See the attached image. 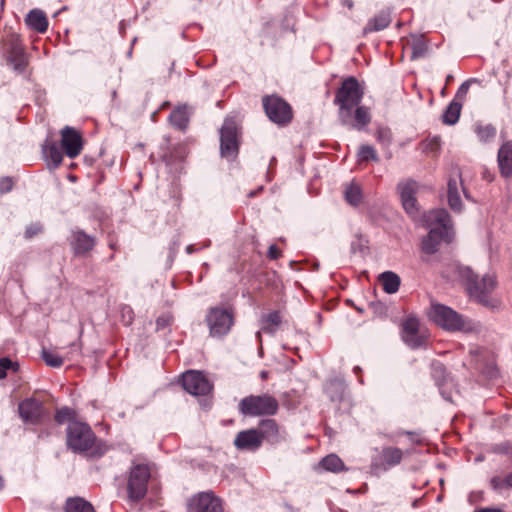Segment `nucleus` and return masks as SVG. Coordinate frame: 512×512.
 Returning a JSON list of instances; mask_svg holds the SVG:
<instances>
[{
    "label": "nucleus",
    "mask_w": 512,
    "mask_h": 512,
    "mask_svg": "<svg viewBox=\"0 0 512 512\" xmlns=\"http://www.w3.org/2000/svg\"><path fill=\"white\" fill-rule=\"evenodd\" d=\"M391 23L389 12L381 11L371 18L363 29V34L367 35L374 32H379L387 28Z\"/></svg>",
    "instance_id": "28"
},
{
    "label": "nucleus",
    "mask_w": 512,
    "mask_h": 512,
    "mask_svg": "<svg viewBox=\"0 0 512 512\" xmlns=\"http://www.w3.org/2000/svg\"><path fill=\"white\" fill-rule=\"evenodd\" d=\"M318 467L324 471L332 473H340L348 470L343 460L334 453L323 457L318 463Z\"/></svg>",
    "instance_id": "31"
},
{
    "label": "nucleus",
    "mask_w": 512,
    "mask_h": 512,
    "mask_svg": "<svg viewBox=\"0 0 512 512\" xmlns=\"http://www.w3.org/2000/svg\"><path fill=\"white\" fill-rule=\"evenodd\" d=\"M255 428L257 429L262 443L266 441L270 444H277L282 439L281 427L275 419H262Z\"/></svg>",
    "instance_id": "22"
},
{
    "label": "nucleus",
    "mask_w": 512,
    "mask_h": 512,
    "mask_svg": "<svg viewBox=\"0 0 512 512\" xmlns=\"http://www.w3.org/2000/svg\"><path fill=\"white\" fill-rule=\"evenodd\" d=\"M282 256L283 252L278 246H276L275 244L269 246L267 251V257L269 260H278Z\"/></svg>",
    "instance_id": "50"
},
{
    "label": "nucleus",
    "mask_w": 512,
    "mask_h": 512,
    "mask_svg": "<svg viewBox=\"0 0 512 512\" xmlns=\"http://www.w3.org/2000/svg\"><path fill=\"white\" fill-rule=\"evenodd\" d=\"M66 443L75 453H86L99 457L104 454V446L97 441L90 426L81 421H71L66 429Z\"/></svg>",
    "instance_id": "3"
},
{
    "label": "nucleus",
    "mask_w": 512,
    "mask_h": 512,
    "mask_svg": "<svg viewBox=\"0 0 512 512\" xmlns=\"http://www.w3.org/2000/svg\"><path fill=\"white\" fill-rule=\"evenodd\" d=\"M263 109L269 120L279 126H286L293 119L291 105L277 94L265 95L262 98Z\"/></svg>",
    "instance_id": "8"
},
{
    "label": "nucleus",
    "mask_w": 512,
    "mask_h": 512,
    "mask_svg": "<svg viewBox=\"0 0 512 512\" xmlns=\"http://www.w3.org/2000/svg\"><path fill=\"white\" fill-rule=\"evenodd\" d=\"M25 23L38 33H44L48 28V19L40 9L31 10L25 18Z\"/></svg>",
    "instance_id": "27"
},
{
    "label": "nucleus",
    "mask_w": 512,
    "mask_h": 512,
    "mask_svg": "<svg viewBox=\"0 0 512 512\" xmlns=\"http://www.w3.org/2000/svg\"><path fill=\"white\" fill-rule=\"evenodd\" d=\"M502 452L512 460V443L505 445Z\"/></svg>",
    "instance_id": "54"
},
{
    "label": "nucleus",
    "mask_w": 512,
    "mask_h": 512,
    "mask_svg": "<svg viewBox=\"0 0 512 512\" xmlns=\"http://www.w3.org/2000/svg\"><path fill=\"white\" fill-rule=\"evenodd\" d=\"M251 284L247 285V290H253L258 293H269L279 296L283 294L284 286L275 272L257 271L253 278H249Z\"/></svg>",
    "instance_id": "14"
},
{
    "label": "nucleus",
    "mask_w": 512,
    "mask_h": 512,
    "mask_svg": "<svg viewBox=\"0 0 512 512\" xmlns=\"http://www.w3.org/2000/svg\"><path fill=\"white\" fill-rule=\"evenodd\" d=\"M240 139V126L233 116L226 117L220 129L221 155L233 160L238 155Z\"/></svg>",
    "instance_id": "9"
},
{
    "label": "nucleus",
    "mask_w": 512,
    "mask_h": 512,
    "mask_svg": "<svg viewBox=\"0 0 512 512\" xmlns=\"http://www.w3.org/2000/svg\"><path fill=\"white\" fill-rule=\"evenodd\" d=\"M18 369V364L12 362L9 358L3 357L0 358V379H4L7 376V370Z\"/></svg>",
    "instance_id": "48"
},
{
    "label": "nucleus",
    "mask_w": 512,
    "mask_h": 512,
    "mask_svg": "<svg viewBox=\"0 0 512 512\" xmlns=\"http://www.w3.org/2000/svg\"><path fill=\"white\" fill-rule=\"evenodd\" d=\"M1 4H2V5L4 4V0H1Z\"/></svg>",
    "instance_id": "60"
},
{
    "label": "nucleus",
    "mask_w": 512,
    "mask_h": 512,
    "mask_svg": "<svg viewBox=\"0 0 512 512\" xmlns=\"http://www.w3.org/2000/svg\"><path fill=\"white\" fill-rule=\"evenodd\" d=\"M70 349H71V351L69 353L71 354V356L67 357L69 360L73 359V354H80V352H81V347H80L79 343H72L70 345Z\"/></svg>",
    "instance_id": "52"
},
{
    "label": "nucleus",
    "mask_w": 512,
    "mask_h": 512,
    "mask_svg": "<svg viewBox=\"0 0 512 512\" xmlns=\"http://www.w3.org/2000/svg\"><path fill=\"white\" fill-rule=\"evenodd\" d=\"M75 417L76 413L73 409L69 407H62L56 411L54 419L57 424L62 425L66 422L69 424L71 421H76Z\"/></svg>",
    "instance_id": "42"
},
{
    "label": "nucleus",
    "mask_w": 512,
    "mask_h": 512,
    "mask_svg": "<svg viewBox=\"0 0 512 512\" xmlns=\"http://www.w3.org/2000/svg\"><path fill=\"white\" fill-rule=\"evenodd\" d=\"M232 270L239 276V283L245 288L247 285L251 284V280L249 278H253L257 272L252 261L246 258L238 259Z\"/></svg>",
    "instance_id": "26"
},
{
    "label": "nucleus",
    "mask_w": 512,
    "mask_h": 512,
    "mask_svg": "<svg viewBox=\"0 0 512 512\" xmlns=\"http://www.w3.org/2000/svg\"><path fill=\"white\" fill-rule=\"evenodd\" d=\"M458 182H461V172L458 168H455L447 183L448 204L454 211H460L462 208V202L458 191Z\"/></svg>",
    "instance_id": "24"
},
{
    "label": "nucleus",
    "mask_w": 512,
    "mask_h": 512,
    "mask_svg": "<svg viewBox=\"0 0 512 512\" xmlns=\"http://www.w3.org/2000/svg\"><path fill=\"white\" fill-rule=\"evenodd\" d=\"M426 314L429 321L445 331H461L466 326V321L461 314L441 303L432 302Z\"/></svg>",
    "instance_id": "5"
},
{
    "label": "nucleus",
    "mask_w": 512,
    "mask_h": 512,
    "mask_svg": "<svg viewBox=\"0 0 512 512\" xmlns=\"http://www.w3.org/2000/svg\"><path fill=\"white\" fill-rule=\"evenodd\" d=\"M474 512H506L501 508L498 507H486V508H479L476 509Z\"/></svg>",
    "instance_id": "53"
},
{
    "label": "nucleus",
    "mask_w": 512,
    "mask_h": 512,
    "mask_svg": "<svg viewBox=\"0 0 512 512\" xmlns=\"http://www.w3.org/2000/svg\"><path fill=\"white\" fill-rule=\"evenodd\" d=\"M61 147L65 154L73 159L82 151L83 140L81 134L70 126H65L61 132Z\"/></svg>",
    "instance_id": "20"
},
{
    "label": "nucleus",
    "mask_w": 512,
    "mask_h": 512,
    "mask_svg": "<svg viewBox=\"0 0 512 512\" xmlns=\"http://www.w3.org/2000/svg\"><path fill=\"white\" fill-rule=\"evenodd\" d=\"M173 322H174V317H173L172 313H170V312L164 313L156 319V328H157V330L168 329L172 326Z\"/></svg>",
    "instance_id": "47"
},
{
    "label": "nucleus",
    "mask_w": 512,
    "mask_h": 512,
    "mask_svg": "<svg viewBox=\"0 0 512 512\" xmlns=\"http://www.w3.org/2000/svg\"><path fill=\"white\" fill-rule=\"evenodd\" d=\"M367 491V485L364 484L357 492L365 493Z\"/></svg>",
    "instance_id": "57"
},
{
    "label": "nucleus",
    "mask_w": 512,
    "mask_h": 512,
    "mask_svg": "<svg viewBox=\"0 0 512 512\" xmlns=\"http://www.w3.org/2000/svg\"><path fill=\"white\" fill-rule=\"evenodd\" d=\"M379 282L386 293L393 294L398 291L401 281L396 273L387 271L379 276Z\"/></svg>",
    "instance_id": "37"
},
{
    "label": "nucleus",
    "mask_w": 512,
    "mask_h": 512,
    "mask_svg": "<svg viewBox=\"0 0 512 512\" xmlns=\"http://www.w3.org/2000/svg\"><path fill=\"white\" fill-rule=\"evenodd\" d=\"M345 200L352 206H358L363 200L362 189L355 182L349 183L344 191Z\"/></svg>",
    "instance_id": "38"
},
{
    "label": "nucleus",
    "mask_w": 512,
    "mask_h": 512,
    "mask_svg": "<svg viewBox=\"0 0 512 512\" xmlns=\"http://www.w3.org/2000/svg\"><path fill=\"white\" fill-rule=\"evenodd\" d=\"M151 478V464L147 460L135 459L130 469V499L140 500L147 493Z\"/></svg>",
    "instance_id": "10"
},
{
    "label": "nucleus",
    "mask_w": 512,
    "mask_h": 512,
    "mask_svg": "<svg viewBox=\"0 0 512 512\" xmlns=\"http://www.w3.org/2000/svg\"><path fill=\"white\" fill-rule=\"evenodd\" d=\"M260 376H261L262 380H267L268 379V372L267 371H262Z\"/></svg>",
    "instance_id": "56"
},
{
    "label": "nucleus",
    "mask_w": 512,
    "mask_h": 512,
    "mask_svg": "<svg viewBox=\"0 0 512 512\" xmlns=\"http://www.w3.org/2000/svg\"><path fill=\"white\" fill-rule=\"evenodd\" d=\"M423 222L430 231L422 240L421 250L427 255H432L439 250L443 241H451V218L445 209H434L423 216Z\"/></svg>",
    "instance_id": "2"
},
{
    "label": "nucleus",
    "mask_w": 512,
    "mask_h": 512,
    "mask_svg": "<svg viewBox=\"0 0 512 512\" xmlns=\"http://www.w3.org/2000/svg\"><path fill=\"white\" fill-rule=\"evenodd\" d=\"M119 31H120L121 34H123V35L125 34V23H124V21H122L120 23Z\"/></svg>",
    "instance_id": "55"
},
{
    "label": "nucleus",
    "mask_w": 512,
    "mask_h": 512,
    "mask_svg": "<svg viewBox=\"0 0 512 512\" xmlns=\"http://www.w3.org/2000/svg\"><path fill=\"white\" fill-rule=\"evenodd\" d=\"M235 310L232 306H214L207 311L205 318L212 337H223L234 325Z\"/></svg>",
    "instance_id": "7"
},
{
    "label": "nucleus",
    "mask_w": 512,
    "mask_h": 512,
    "mask_svg": "<svg viewBox=\"0 0 512 512\" xmlns=\"http://www.w3.org/2000/svg\"><path fill=\"white\" fill-rule=\"evenodd\" d=\"M338 120L345 127L361 131L366 129L372 121L371 109L361 103L357 106L338 109Z\"/></svg>",
    "instance_id": "11"
},
{
    "label": "nucleus",
    "mask_w": 512,
    "mask_h": 512,
    "mask_svg": "<svg viewBox=\"0 0 512 512\" xmlns=\"http://www.w3.org/2000/svg\"><path fill=\"white\" fill-rule=\"evenodd\" d=\"M8 63L18 73H23L28 65V60L23 50L17 46L13 47L8 57Z\"/></svg>",
    "instance_id": "35"
},
{
    "label": "nucleus",
    "mask_w": 512,
    "mask_h": 512,
    "mask_svg": "<svg viewBox=\"0 0 512 512\" xmlns=\"http://www.w3.org/2000/svg\"><path fill=\"white\" fill-rule=\"evenodd\" d=\"M404 454L405 452L400 448L393 446L383 447L381 450L377 451V454L372 458L370 472L378 476L388 471L402 462Z\"/></svg>",
    "instance_id": "13"
},
{
    "label": "nucleus",
    "mask_w": 512,
    "mask_h": 512,
    "mask_svg": "<svg viewBox=\"0 0 512 512\" xmlns=\"http://www.w3.org/2000/svg\"><path fill=\"white\" fill-rule=\"evenodd\" d=\"M427 48V43L422 36H412L404 45V49L410 52L411 59L424 56Z\"/></svg>",
    "instance_id": "33"
},
{
    "label": "nucleus",
    "mask_w": 512,
    "mask_h": 512,
    "mask_svg": "<svg viewBox=\"0 0 512 512\" xmlns=\"http://www.w3.org/2000/svg\"><path fill=\"white\" fill-rule=\"evenodd\" d=\"M261 321H262V329L265 332L272 333L278 329V327L280 326V324L282 322V319H281L280 312L273 311V312H270V313L264 315L262 317Z\"/></svg>",
    "instance_id": "39"
},
{
    "label": "nucleus",
    "mask_w": 512,
    "mask_h": 512,
    "mask_svg": "<svg viewBox=\"0 0 512 512\" xmlns=\"http://www.w3.org/2000/svg\"><path fill=\"white\" fill-rule=\"evenodd\" d=\"M357 156L359 163L379 160L376 150L371 145H361Z\"/></svg>",
    "instance_id": "43"
},
{
    "label": "nucleus",
    "mask_w": 512,
    "mask_h": 512,
    "mask_svg": "<svg viewBox=\"0 0 512 512\" xmlns=\"http://www.w3.org/2000/svg\"><path fill=\"white\" fill-rule=\"evenodd\" d=\"M189 153V149L186 143H178L171 148L163 155V160L168 165H173L176 163H182L186 159Z\"/></svg>",
    "instance_id": "30"
},
{
    "label": "nucleus",
    "mask_w": 512,
    "mask_h": 512,
    "mask_svg": "<svg viewBox=\"0 0 512 512\" xmlns=\"http://www.w3.org/2000/svg\"><path fill=\"white\" fill-rule=\"evenodd\" d=\"M43 154L48 161V165L54 168L58 167L63 160V154L57 143L52 140H46L43 144Z\"/></svg>",
    "instance_id": "32"
},
{
    "label": "nucleus",
    "mask_w": 512,
    "mask_h": 512,
    "mask_svg": "<svg viewBox=\"0 0 512 512\" xmlns=\"http://www.w3.org/2000/svg\"><path fill=\"white\" fill-rule=\"evenodd\" d=\"M182 388L193 396H209L214 385L212 381L199 370H187L179 378Z\"/></svg>",
    "instance_id": "12"
},
{
    "label": "nucleus",
    "mask_w": 512,
    "mask_h": 512,
    "mask_svg": "<svg viewBox=\"0 0 512 512\" xmlns=\"http://www.w3.org/2000/svg\"><path fill=\"white\" fill-rule=\"evenodd\" d=\"M188 512H225L222 500L213 491L199 492L187 503Z\"/></svg>",
    "instance_id": "16"
},
{
    "label": "nucleus",
    "mask_w": 512,
    "mask_h": 512,
    "mask_svg": "<svg viewBox=\"0 0 512 512\" xmlns=\"http://www.w3.org/2000/svg\"><path fill=\"white\" fill-rule=\"evenodd\" d=\"M41 226L38 224H32L28 226L25 230V237L30 239L41 232Z\"/></svg>",
    "instance_id": "51"
},
{
    "label": "nucleus",
    "mask_w": 512,
    "mask_h": 512,
    "mask_svg": "<svg viewBox=\"0 0 512 512\" xmlns=\"http://www.w3.org/2000/svg\"><path fill=\"white\" fill-rule=\"evenodd\" d=\"M475 132L479 141L483 143H490L496 137V128L490 124L477 126Z\"/></svg>",
    "instance_id": "41"
},
{
    "label": "nucleus",
    "mask_w": 512,
    "mask_h": 512,
    "mask_svg": "<svg viewBox=\"0 0 512 512\" xmlns=\"http://www.w3.org/2000/svg\"><path fill=\"white\" fill-rule=\"evenodd\" d=\"M64 512H96L93 505L82 497H69L64 504Z\"/></svg>",
    "instance_id": "34"
},
{
    "label": "nucleus",
    "mask_w": 512,
    "mask_h": 512,
    "mask_svg": "<svg viewBox=\"0 0 512 512\" xmlns=\"http://www.w3.org/2000/svg\"><path fill=\"white\" fill-rule=\"evenodd\" d=\"M281 399L283 406L288 410L296 409L301 404V395L296 390L284 392Z\"/></svg>",
    "instance_id": "40"
},
{
    "label": "nucleus",
    "mask_w": 512,
    "mask_h": 512,
    "mask_svg": "<svg viewBox=\"0 0 512 512\" xmlns=\"http://www.w3.org/2000/svg\"><path fill=\"white\" fill-rule=\"evenodd\" d=\"M170 104L168 102H165L162 104L161 109H164L165 107H168Z\"/></svg>",
    "instance_id": "59"
},
{
    "label": "nucleus",
    "mask_w": 512,
    "mask_h": 512,
    "mask_svg": "<svg viewBox=\"0 0 512 512\" xmlns=\"http://www.w3.org/2000/svg\"><path fill=\"white\" fill-rule=\"evenodd\" d=\"M489 485L496 492L512 490V471L492 476Z\"/></svg>",
    "instance_id": "36"
},
{
    "label": "nucleus",
    "mask_w": 512,
    "mask_h": 512,
    "mask_svg": "<svg viewBox=\"0 0 512 512\" xmlns=\"http://www.w3.org/2000/svg\"><path fill=\"white\" fill-rule=\"evenodd\" d=\"M499 171L502 177H512V140L504 142L497 155Z\"/></svg>",
    "instance_id": "23"
},
{
    "label": "nucleus",
    "mask_w": 512,
    "mask_h": 512,
    "mask_svg": "<svg viewBox=\"0 0 512 512\" xmlns=\"http://www.w3.org/2000/svg\"><path fill=\"white\" fill-rule=\"evenodd\" d=\"M364 95L365 83L354 76H347L341 79L335 91L334 104L338 109L357 106L362 102Z\"/></svg>",
    "instance_id": "6"
},
{
    "label": "nucleus",
    "mask_w": 512,
    "mask_h": 512,
    "mask_svg": "<svg viewBox=\"0 0 512 512\" xmlns=\"http://www.w3.org/2000/svg\"><path fill=\"white\" fill-rule=\"evenodd\" d=\"M14 181L11 177L0 178V194L7 193L12 190Z\"/></svg>",
    "instance_id": "49"
},
{
    "label": "nucleus",
    "mask_w": 512,
    "mask_h": 512,
    "mask_svg": "<svg viewBox=\"0 0 512 512\" xmlns=\"http://www.w3.org/2000/svg\"><path fill=\"white\" fill-rule=\"evenodd\" d=\"M71 245L76 256H82L91 251L95 245L93 237L83 231L73 233Z\"/></svg>",
    "instance_id": "25"
},
{
    "label": "nucleus",
    "mask_w": 512,
    "mask_h": 512,
    "mask_svg": "<svg viewBox=\"0 0 512 512\" xmlns=\"http://www.w3.org/2000/svg\"><path fill=\"white\" fill-rule=\"evenodd\" d=\"M375 138L380 144L389 146L392 140V133L388 128L378 127L375 131Z\"/></svg>",
    "instance_id": "45"
},
{
    "label": "nucleus",
    "mask_w": 512,
    "mask_h": 512,
    "mask_svg": "<svg viewBox=\"0 0 512 512\" xmlns=\"http://www.w3.org/2000/svg\"><path fill=\"white\" fill-rule=\"evenodd\" d=\"M422 150L425 153H437L441 147V141L439 138L434 137L431 139H426L421 143Z\"/></svg>",
    "instance_id": "46"
},
{
    "label": "nucleus",
    "mask_w": 512,
    "mask_h": 512,
    "mask_svg": "<svg viewBox=\"0 0 512 512\" xmlns=\"http://www.w3.org/2000/svg\"><path fill=\"white\" fill-rule=\"evenodd\" d=\"M472 81L473 80L465 81L458 88L454 100L447 106L442 115V121L444 124L453 125L459 120L462 104L466 99L470 82Z\"/></svg>",
    "instance_id": "19"
},
{
    "label": "nucleus",
    "mask_w": 512,
    "mask_h": 512,
    "mask_svg": "<svg viewBox=\"0 0 512 512\" xmlns=\"http://www.w3.org/2000/svg\"><path fill=\"white\" fill-rule=\"evenodd\" d=\"M18 413L26 424L38 425L49 417V413L42 401L31 397L21 401L18 405Z\"/></svg>",
    "instance_id": "15"
},
{
    "label": "nucleus",
    "mask_w": 512,
    "mask_h": 512,
    "mask_svg": "<svg viewBox=\"0 0 512 512\" xmlns=\"http://www.w3.org/2000/svg\"><path fill=\"white\" fill-rule=\"evenodd\" d=\"M403 341L412 348H418L427 342L428 336L420 332V321L415 316L406 317L401 324Z\"/></svg>",
    "instance_id": "17"
},
{
    "label": "nucleus",
    "mask_w": 512,
    "mask_h": 512,
    "mask_svg": "<svg viewBox=\"0 0 512 512\" xmlns=\"http://www.w3.org/2000/svg\"><path fill=\"white\" fill-rule=\"evenodd\" d=\"M42 358L50 367L58 368L63 364V358L61 356H58L47 350L42 351Z\"/></svg>",
    "instance_id": "44"
},
{
    "label": "nucleus",
    "mask_w": 512,
    "mask_h": 512,
    "mask_svg": "<svg viewBox=\"0 0 512 512\" xmlns=\"http://www.w3.org/2000/svg\"><path fill=\"white\" fill-rule=\"evenodd\" d=\"M279 409L278 399L269 393L249 394L238 403V411L244 417H271Z\"/></svg>",
    "instance_id": "4"
},
{
    "label": "nucleus",
    "mask_w": 512,
    "mask_h": 512,
    "mask_svg": "<svg viewBox=\"0 0 512 512\" xmlns=\"http://www.w3.org/2000/svg\"><path fill=\"white\" fill-rule=\"evenodd\" d=\"M418 185L413 180H407L398 185L402 206L407 214L415 218L419 215V206L416 198Z\"/></svg>",
    "instance_id": "18"
},
{
    "label": "nucleus",
    "mask_w": 512,
    "mask_h": 512,
    "mask_svg": "<svg viewBox=\"0 0 512 512\" xmlns=\"http://www.w3.org/2000/svg\"><path fill=\"white\" fill-rule=\"evenodd\" d=\"M457 273L459 282L472 299L486 307L494 308L499 305V301L492 296L497 286L494 275H485L480 278L469 267H460Z\"/></svg>",
    "instance_id": "1"
},
{
    "label": "nucleus",
    "mask_w": 512,
    "mask_h": 512,
    "mask_svg": "<svg viewBox=\"0 0 512 512\" xmlns=\"http://www.w3.org/2000/svg\"><path fill=\"white\" fill-rule=\"evenodd\" d=\"M453 76L452 75H448L447 78H446V84H449L450 82L453 81Z\"/></svg>",
    "instance_id": "58"
},
{
    "label": "nucleus",
    "mask_w": 512,
    "mask_h": 512,
    "mask_svg": "<svg viewBox=\"0 0 512 512\" xmlns=\"http://www.w3.org/2000/svg\"><path fill=\"white\" fill-rule=\"evenodd\" d=\"M233 443L239 451L255 452L262 446L260 436L255 427L239 431Z\"/></svg>",
    "instance_id": "21"
},
{
    "label": "nucleus",
    "mask_w": 512,
    "mask_h": 512,
    "mask_svg": "<svg viewBox=\"0 0 512 512\" xmlns=\"http://www.w3.org/2000/svg\"><path fill=\"white\" fill-rule=\"evenodd\" d=\"M169 123L180 131H185L189 125V113L187 105L176 106L168 118Z\"/></svg>",
    "instance_id": "29"
}]
</instances>
